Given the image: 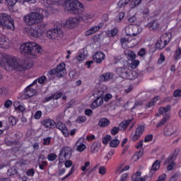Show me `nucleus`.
<instances>
[{
	"mask_svg": "<svg viewBox=\"0 0 181 181\" xmlns=\"http://www.w3.org/2000/svg\"><path fill=\"white\" fill-rule=\"evenodd\" d=\"M144 131L145 126L142 124L139 125L138 127L136 129L135 134L132 137V141H138L139 138H141L142 134H144Z\"/></svg>",
	"mask_w": 181,
	"mask_h": 181,
	"instance_id": "obj_13",
	"label": "nucleus"
},
{
	"mask_svg": "<svg viewBox=\"0 0 181 181\" xmlns=\"http://www.w3.org/2000/svg\"><path fill=\"white\" fill-rule=\"evenodd\" d=\"M173 97H175V98L181 97V90L180 89L175 90L173 93Z\"/></svg>",
	"mask_w": 181,
	"mask_h": 181,
	"instance_id": "obj_64",
	"label": "nucleus"
},
{
	"mask_svg": "<svg viewBox=\"0 0 181 181\" xmlns=\"http://www.w3.org/2000/svg\"><path fill=\"white\" fill-rule=\"evenodd\" d=\"M120 42L122 43V47L124 49H127L128 47V43H129V40L125 37L121 38Z\"/></svg>",
	"mask_w": 181,
	"mask_h": 181,
	"instance_id": "obj_45",
	"label": "nucleus"
},
{
	"mask_svg": "<svg viewBox=\"0 0 181 181\" xmlns=\"http://www.w3.org/2000/svg\"><path fill=\"white\" fill-rule=\"evenodd\" d=\"M174 59H175V60H180V59H181V47H178V49H176Z\"/></svg>",
	"mask_w": 181,
	"mask_h": 181,
	"instance_id": "obj_48",
	"label": "nucleus"
},
{
	"mask_svg": "<svg viewBox=\"0 0 181 181\" xmlns=\"http://www.w3.org/2000/svg\"><path fill=\"white\" fill-rule=\"evenodd\" d=\"M117 73L119 76H122L124 78H128V80H132L138 77V74L135 71H131L127 67H119L117 69Z\"/></svg>",
	"mask_w": 181,
	"mask_h": 181,
	"instance_id": "obj_6",
	"label": "nucleus"
},
{
	"mask_svg": "<svg viewBox=\"0 0 181 181\" xmlns=\"http://www.w3.org/2000/svg\"><path fill=\"white\" fill-rule=\"evenodd\" d=\"M11 46V42H9V39L6 37V36L0 33V47L2 49H9Z\"/></svg>",
	"mask_w": 181,
	"mask_h": 181,
	"instance_id": "obj_16",
	"label": "nucleus"
},
{
	"mask_svg": "<svg viewBox=\"0 0 181 181\" xmlns=\"http://www.w3.org/2000/svg\"><path fill=\"white\" fill-rule=\"evenodd\" d=\"M50 142H52V137H47L43 139V145L47 146L50 144Z\"/></svg>",
	"mask_w": 181,
	"mask_h": 181,
	"instance_id": "obj_57",
	"label": "nucleus"
},
{
	"mask_svg": "<svg viewBox=\"0 0 181 181\" xmlns=\"http://www.w3.org/2000/svg\"><path fill=\"white\" fill-rule=\"evenodd\" d=\"M8 122L10 124V125H16V118H15V117L13 116H11L8 117Z\"/></svg>",
	"mask_w": 181,
	"mask_h": 181,
	"instance_id": "obj_54",
	"label": "nucleus"
},
{
	"mask_svg": "<svg viewBox=\"0 0 181 181\" xmlns=\"http://www.w3.org/2000/svg\"><path fill=\"white\" fill-rule=\"evenodd\" d=\"M172 110V106L170 105H168L165 107H160L158 109V112L160 114V115H166L168 112H170V110Z\"/></svg>",
	"mask_w": 181,
	"mask_h": 181,
	"instance_id": "obj_21",
	"label": "nucleus"
},
{
	"mask_svg": "<svg viewBox=\"0 0 181 181\" xmlns=\"http://www.w3.org/2000/svg\"><path fill=\"white\" fill-rule=\"evenodd\" d=\"M8 6H14V5L18 2V0H6Z\"/></svg>",
	"mask_w": 181,
	"mask_h": 181,
	"instance_id": "obj_60",
	"label": "nucleus"
},
{
	"mask_svg": "<svg viewBox=\"0 0 181 181\" xmlns=\"http://www.w3.org/2000/svg\"><path fill=\"white\" fill-rule=\"evenodd\" d=\"M0 28L8 30H15V23L9 14L0 13Z\"/></svg>",
	"mask_w": 181,
	"mask_h": 181,
	"instance_id": "obj_5",
	"label": "nucleus"
},
{
	"mask_svg": "<svg viewBox=\"0 0 181 181\" xmlns=\"http://www.w3.org/2000/svg\"><path fill=\"white\" fill-rule=\"evenodd\" d=\"M119 145V140L118 139L115 138L110 142V148H117Z\"/></svg>",
	"mask_w": 181,
	"mask_h": 181,
	"instance_id": "obj_40",
	"label": "nucleus"
},
{
	"mask_svg": "<svg viewBox=\"0 0 181 181\" xmlns=\"http://www.w3.org/2000/svg\"><path fill=\"white\" fill-rule=\"evenodd\" d=\"M41 124L45 127V128H49V129H52L56 127V122L52 119H45L41 122Z\"/></svg>",
	"mask_w": 181,
	"mask_h": 181,
	"instance_id": "obj_17",
	"label": "nucleus"
},
{
	"mask_svg": "<svg viewBox=\"0 0 181 181\" xmlns=\"http://www.w3.org/2000/svg\"><path fill=\"white\" fill-rule=\"evenodd\" d=\"M132 181H145V178L141 177V172H137L132 176Z\"/></svg>",
	"mask_w": 181,
	"mask_h": 181,
	"instance_id": "obj_35",
	"label": "nucleus"
},
{
	"mask_svg": "<svg viewBox=\"0 0 181 181\" xmlns=\"http://www.w3.org/2000/svg\"><path fill=\"white\" fill-rule=\"evenodd\" d=\"M93 57L95 63H97V64H101V63H103V60L105 59V54L101 51H98L95 53Z\"/></svg>",
	"mask_w": 181,
	"mask_h": 181,
	"instance_id": "obj_15",
	"label": "nucleus"
},
{
	"mask_svg": "<svg viewBox=\"0 0 181 181\" xmlns=\"http://www.w3.org/2000/svg\"><path fill=\"white\" fill-rule=\"evenodd\" d=\"M141 32H142V29H141V27H139V25H133V30H132L133 36H136V35H139Z\"/></svg>",
	"mask_w": 181,
	"mask_h": 181,
	"instance_id": "obj_36",
	"label": "nucleus"
},
{
	"mask_svg": "<svg viewBox=\"0 0 181 181\" xmlns=\"http://www.w3.org/2000/svg\"><path fill=\"white\" fill-rule=\"evenodd\" d=\"M100 25H95L94 27L90 28L86 32V36H90L91 35H94L95 32H98V30H100Z\"/></svg>",
	"mask_w": 181,
	"mask_h": 181,
	"instance_id": "obj_29",
	"label": "nucleus"
},
{
	"mask_svg": "<svg viewBox=\"0 0 181 181\" xmlns=\"http://www.w3.org/2000/svg\"><path fill=\"white\" fill-rule=\"evenodd\" d=\"M104 103V98H96L92 103V108H98V107L101 106Z\"/></svg>",
	"mask_w": 181,
	"mask_h": 181,
	"instance_id": "obj_26",
	"label": "nucleus"
},
{
	"mask_svg": "<svg viewBox=\"0 0 181 181\" xmlns=\"http://www.w3.org/2000/svg\"><path fill=\"white\" fill-rule=\"evenodd\" d=\"M57 158V156L54 153H50L47 156L48 160H50L51 162L56 160Z\"/></svg>",
	"mask_w": 181,
	"mask_h": 181,
	"instance_id": "obj_52",
	"label": "nucleus"
},
{
	"mask_svg": "<svg viewBox=\"0 0 181 181\" xmlns=\"http://www.w3.org/2000/svg\"><path fill=\"white\" fill-rule=\"evenodd\" d=\"M117 33H118V29L117 28L106 32V35L108 37H114V36L117 35Z\"/></svg>",
	"mask_w": 181,
	"mask_h": 181,
	"instance_id": "obj_39",
	"label": "nucleus"
},
{
	"mask_svg": "<svg viewBox=\"0 0 181 181\" xmlns=\"http://www.w3.org/2000/svg\"><path fill=\"white\" fill-rule=\"evenodd\" d=\"M101 148V143L100 142H94L90 146V152L91 153H97L98 151H100Z\"/></svg>",
	"mask_w": 181,
	"mask_h": 181,
	"instance_id": "obj_22",
	"label": "nucleus"
},
{
	"mask_svg": "<svg viewBox=\"0 0 181 181\" xmlns=\"http://www.w3.org/2000/svg\"><path fill=\"white\" fill-rule=\"evenodd\" d=\"M0 66L7 71L13 70H17V71H23V70L26 69L25 61L6 54L1 56Z\"/></svg>",
	"mask_w": 181,
	"mask_h": 181,
	"instance_id": "obj_1",
	"label": "nucleus"
},
{
	"mask_svg": "<svg viewBox=\"0 0 181 181\" xmlns=\"http://www.w3.org/2000/svg\"><path fill=\"white\" fill-rule=\"evenodd\" d=\"M148 26L150 28V29H152L153 30H156V29L159 28V21L156 20L151 23H148Z\"/></svg>",
	"mask_w": 181,
	"mask_h": 181,
	"instance_id": "obj_32",
	"label": "nucleus"
},
{
	"mask_svg": "<svg viewBox=\"0 0 181 181\" xmlns=\"http://www.w3.org/2000/svg\"><path fill=\"white\" fill-rule=\"evenodd\" d=\"M38 32L41 36H43V34L46 32V23H41L37 25Z\"/></svg>",
	"mask_w": 181,
	"mask_h": 181,
	"instance_id": "obj_28",
	"label": "nucleus"
},
{
	"mask_svg": "<svg viewBox=\"0 0 181 181\" xmlns=\"http://www.w3.org/2000/svg\"><path fill=\"white\" fill-rule=\"evenodd\" d=\"M79 22L80 19L78 18H69L64 23L63 26L67 28V29H74V28L78 26Z\"/></svg>",
	"mask_w": 181,
	"mask_h": 181,
	"instance_id": "obj_8",
	"label": "nucleus"
},
{
	"mask_svg": "<svg viewBox=\"0 0 181 181\" xmlns=\"http://www.w3.org/2000/svg\"><path fill=\"white\" fill-rule=\"evenodd\" d=\"M168 119H169V116L164 117L163 118V119L157 124V126H156L157 128H158V127H162V126L165 125V124H166V122H168Z\"/></svg>",
	"mask_w": 181,
	"mask_h": 181,
	"instance_id": "obj_47",
	"label": "nucleus"
},
{
	"mask_svg": "<svg viewBox=\"0 0 181 181\" xmlns=\"http://www.w3.org/2000/svg\"><path fill=\"white\" fill-rule=\"evenodd\" d=\"M177 158V154L173 153L171 156H169L165 161V165H168L167 170H172L175 168V160Z\"/></svg>",
	"mask_w": 181,
	"mask_h": 181,
	"instance_id": "obj_11",
	"label": "nucleus"
},
{
	"mask_svg": "<svg viewBox=\"0 0 181 181\" xmlns=\"http://www.w3.org/2000/svg\"><path fill=\"white\" fill-rule=\"evenodd\" d=\"M88 166H90V161H86L84 163V165L81 167V169L83 172H86Z\"/></svg>",
	"mask_w": 181,
	"mask_h": 181,
	"instance_id": "obj_56",
	"label": "nucleus"
},
{
	"mask_svg": "<svg viewBox=\"0 0 181 181\" xmlns=\"http://www.w3.org/2000/svg\"><path fill=\"white\" fill-rule=\"evenodd\" d=\"M57 71V77H63L66 75V64L64 63H60L59 64L56 69Z\"/></svg>",
	"mask_w": 181,
	"mask_h": 181,
	"instance_id": "obj_14",
	"label": "nucleus"
},
{
	"mask_svg": "<svg viewBox=\"0 0 181 181\" xmlns=\"http://www.w3.org/2000/svg\"><path fill=\"white\" fill-rule=\"evenodd\" d=\"M164 135L165 136H170V135H173L176 130L173 128V126L170 124H167L164 128Z\"/></svg>",
	"mask_w": 181,
	"mask_h": 181,
	"instance_id": "obj_18",
	"label": "nucleus"
},
{
	"mask_svg": "<svg viewBox=\"0 0 181 181\" xmlns=\"http://www.w3.org/2000/svg\"><path fill=\"white\" fill-rule=\"evenodd\" d=\"M52 4H53V2L50 0H45L44 1V5H45V8H50V6H52Z\"/></svg>",
	"mask_w": 181,
	"mask_h": 181,
	"instance_id": "obj_63",
	"label": "nucleus"
},
{
	"mask_svg": "<svg viewBox=\"0 0 181 181\" xmlns=\"http://www.w3.org/2000/svg\"><path fill=\"white\" fill-rule=\"evenodd\" d=\"M85 121H87V117H86V116H78L76 119V122H78V124H83Z\"/></svg>",
	"mask_w": 181,
	"mask_h": 181,
	"instance_id": "obj_51",
	"label": "nucleus"
},
{
	"mask_svg": "<svg viewBox=\"0 0 181 181\" xmlns=\"http://www.w3.org/2000/svg\"><path fill=\"white\" fill-rule=\"evenodd\" d=\"M47 12L46 10L38 8L36 11H33L23 17V21L29 26L36 25L43 22V13Z\"/></svg>",
	"mask_w": 181,
	"mask_h": 181,
	"instance_id": "obj_2",
	"label": "nucleus"
},
{
	"mask_svg": "<svg viewBox=\"0 0 181 181\" xmlns=\"http://www.w3.org/2000/svg\"><path fill=\"white\" fill-rule=\"evenodd\" d=\"M20 51L23 54H27L28 56L36 57V53H42V47L36 44V42H30L21 45Z\"/></svg>",
	"mask_w": 181,
	"mask_h": 181,
	"instance_id": "obj_3",
	"label": "nucleus"
},
{
	"mask_svg": "<svg viewBox=\"0 0 181 181\" xmlns=\"http://www.w3.org/2000/svg\"><path fill=\"white\" fill-rule=\"evenodd\" d=\"M74 173V166L71 167L69 173L65 177L61 178V180L62 181L66 180V179H67V177H69V176H71V175H73Z\"/></svg>",
	"mask_w": 181,
	"mask_h": 181,
	"instance_id": "obj_53",
	"label": "nucleus"
},
{
	"mask_svg": "<svg viewBox=\"0 0 181 181\" xmlns=\"http://www.w3.org/2000/svg\"><path fill=\"white\" fill-rule=\"evenodd\" d=\"M27 176H35V170L33 168L28 169L26 173Z\"/></svg>",
	"mask_w": 181,
	"mask_h": 181,
	"instance_id": "obj_62",
	"label": "nucleus"
},
{
	"mask_svg": "<svg viewBox=\"0 0 181 181\" xmlns=\"http://www.w3.org/2000/svg\"><path fill=\"white\" fill-rule=\"evenodd\" d=\"M115 153V150L111 149L107 154L105 156L104 160H106V162H108L111 158H112V156Z\"/></svg>",
	"mask_w": 181,
	"mask_h": 181,
	"instance_id": "obj_42",
	"label": "nucleus"
},
{
	"mask_svg": "<svg viewBox=\"0 0 181 181\" xmlns=\"http://www.w3.org/2000/svg\"><path fill=\"white\" fill-rule=\"evenodd\" d=\"M166 45H168V42H165L163 40L160 38V40H158V42L156 44V49H163Z\"/></svg>",
	"mask_w": 181,
	"mask_h": 181,
	"instance_id": "obj_31",
	"label": "nucleus"
},
{
	"mask_svg": "<svg viewBox=\"0 0 181 181\" xmlns=\"http://www.w3.org/2000/svg\"><path fill=\"white\" fill-rule=\"evenodd\" d=\"M95 15L93 11H84L80 16L79 21H83V22H88V21H93Z\"/></svg>",
	"mask_w": 181,
	"mask_h": 181,
	"instance_id": "obj_10",
	"label": "nucleus"
},
{
	"mask_svg": "<svg viewBox=\"0 0 181 181\" xmlns=\"http://www.w3.org/2000/svg\"><path fill=\"white\" fill-rule=\"evenodd\" d=\"M133 25H129L125 27V33L127 36H133Z\"/></svg>",
	"mask_w": 181,
	"mask_h": 181,
	"instance_id": "obj_38",
	"label": "nucleus"
},
{
	"mask_svg": "<svg viewBox=\"0 0 181 181\" xmlns=\"http://www.w3.org/2000/svg\"><path fill=\"white\" fill-rule=\"evenodd\" d=\"M30 33L34 37H40V33H39V30H37V27L31 28L30 30Z\"/></svg>",
	"mask_w": 181,
	"mask_h": 181,
	"instance_id": "obj_33",
	"label": "nucleus"
},
{
	"mask_svg": "<svg viewBox=\"0 0 181 181\" xmlns=\"http://www.w3.org/2000/svg\"><path fill=\"white\" fill-rule=\"evenodd\" d=\"M111 139H112L111 136H110V135H106V136L103 138V144L104 145H107L108 143L110 142V141H111Z\"/></svg>",
	"mask_w": 181,
	"mask_h": 181,
	"instance_id": "obj_50",
	"label": "nucleus"
},
{
	"mask_svg": "<svg viewBox=\"0 0 181 181\" xmlns=\"http://www.w3.org/2000/svg\"><path fill=\"white\" fill-rule=\"evenodd\" d=\"M125 16V13H124V12H120L119 13L118 16L115 18V21L117 22H121V21H122V19H124V17Z\"/></svg>",
	"mask_w": 181,
	"mask_h": 181,
	"instance_id": "obj_49",
	"label": "nucleus"
},
{
	"mask_svg": "<svg viewBox=\"0 0 181 181\" xmlns=\"http://www.w3.org/2000/svg\"><path fill=\"white\" fill-rule=\"evenodd\" d=\"M55 40H60V39H63V30L61 28H54V29Z\"/></svg>",
	"mask_w": 181,
	"mask_h": 181,
	"instance_id": "obj_24",
	"label": "nucleus"
},
{
	"mask_svg": "<svg viewBox=\"0 0 181 181\" xmlns=\"http://www.w3.org/2000/svg\"><path fill=\"white\" fill-rule=\"evenodd\" d=\"M119 132V128L117 127H114L112 129H110V134L112 135H117Z\"/></svg>",
	"mask_w": 181,
	"mask_h": 181,
	"instance_id": "obj_55",
	"label": "nucleus"
},
{
	"mask_svg": "<svg viewBox=\"0 0 181 181\" xmlns=\"http://www.w3.org/2000/svg\"><path fill=\"white\" fill-rule=\"evenodd\" d=\"M84 59H86V54L84 52H81L77 57V60H78V62H83Z\"/></svg>",
	"mask_w": 181,
	"mask_h": 181,
	"instance_id": "obj_58",
	"label": "nucleus"
},
{
	"mask_svg": "<svg viewBox=\"0 0 181 181\" xmlns=\"http://www.w3.org/2000/svg\"><path fill=\"white\" fill-rule=\"evenodd\" d=\"M131 0H119L117 3L118 8H124L126 5H128Z\"/></svg>",
	"mask_w": 181,
	"mask_h": 181,
	"instance_id": "obj_43",
	"label": "nucleus"
},
{
	"mask_svg": "<svg viewBox=\"0 0 181 181\" xmlns=\"http://www.w3.org/2000/svg\"><path fill=\"white\" fill-rule=\"evenodd\" d=\"M61 97H62V92H57L52 95L53 100H59V98H60Z\"/></svg>",
	"mask_w": 181,
	"mask_h": 181,
	"instance_id": "obj_59",
	"label": "nucleus"
},
{
	"mask_svg": "<svg viewBox=\"0 0 181 181\" xmlns=\"http://www.w3.org/2000/svg\"><path fill=\"white\" fill-rule=\"evenodd\" d=\"M110 124V120H108V119L103 117L101 118L98 122V125L101 127V128H105V127H108V125Z\"/></svg>",
	"mask_w": 181,
	"mask_h": 181,
	"instance_id": "obj_27",
	"label": "nucleus"
},
{
	"mask_svg": "<svg viewBox=\"0 0 181 181\" xmlns=\"http://www.w3.org/2000/svg\"><path fill=\"white\" fill-rule=\"evenodd\" d=\"M84 141V139L80 138L76 143V151L78 152H83L87 148L86 144H83V142Z\"/></svg>",
	"mask_w": 181,
	"mask_h": 181,
	"instance_id": "obj_19",
	"label": "nucleus"
},
{
	"mask_svg": "<svg viewBox=\"0 0 181 181\" xmlns=\"http://www.w3.org/2000/svg\"><path fill=\"white\" fill-rule=\"evenodd\" d=\"M131 122H132V119L124 120L119 124V127L122 131H125Z\"/></svg>",
	"mask_w": 181,
	"mask_h": 181,
	"instance_id": "obj_25",
	"label": "nucleus"
},
{
	"mask_svg": "<svg viewBox=\"0 0 181 181\" xmlns=\"http://www.w3.org/2000/svg\"><path fill=\"white\" fill-rule=\"evenodd\" d=\"M16 173H18V169H16V167H13L7 171L8 176H13V175H16Z\"/></svg>",
	"mask_w": 181,
	"mask_h": 181,
	"instance_id": "obj_44",
	"label": "nucleus"
},
{
	"mask_svg": "<svg viewBox=\"0 0 181 181\" xmlns=\"http://www.w3.org/2000/svg\"><path fill=\"white\" fill-rule=\"evenodd\" d=\"M159 168H160V160H157L153 163L152 168L150 170L149 175L152 176L156 170H159Z\"/></svg>",
	"mask_w": 181,
	"mask_h": 181,
	"instance_id": "obj_20",
	"label": "nucleus"
},
{
	"mask_svg": "<svg viewBox=\"0 0 181 181\" xmlns=\"http://www.w3.org/2000/svg\"><path fill=\"white\" fill-rule=\"evenodd\" d=\"M66 8L73 15H81L84 12V5L78 0H69L66 4Z\"/></svg>",
	"mask_w": 181,
	"mask_h": 181,
	"instance_id": "obj_4",
	"label": "nucleus"
},
{
	"mask_svg": "<svg viewBox=\"0 0 181 181\" xmlns=\"http://www.w3.org/2000/svg\"><path fill=\"white\" fill-rule=\"evenodd\" d=\"M35 84H37V80H35L31 84L25 88L24 92V95L25 98H30V97L36 95V90L32 88V87H33V86H35Z\"/></svg>",
	"mask_w": 181,
	"mask_h": 181,
	"instance_id": "obj_9",
	"label": "nucleus"
},
{
	"mask_svg": "<svg viewBox=\"0 0 181 181\" xmlns=\"http://www.w3.org/2000/svg\"><path fill=\"white\" fill-rule=\"evenodd\" d=\"M159 100V97H156L154 98H153L152 100H151L148 104L146 105V107L147 108H151V107H153V105H155V104H156V102Z\"/></svg>",
	"mask_w": 181,
	"mask_h": 181,
	"instance_id": "obj_41",
	"label": "nucleus"
},
{
	"mask_svg": "<svg viewBox=\"0 0 181 181\" xmlns=\"http://www.w3.org/2000/svg\"><path fill=\"white\" fill-rule=\"evenodd\" d=\"M56 33H54V30H49L47 31V37L48 39H52V40H56V35H54Z\"/></svg>",
	"mask_w": 181,
	"mask_h": 181,
	"instance_id": "obj_37",
	"label": "nucleus"
},
{
	"mask_svg": "<svg viewBox=\"0 0 181 181\" xmlns=\"http://www.w3.org/2000/svg\"><path fill=\"white\" fill-rule=\"evenodd\" d=\"M93 96L95 98H104V91L98 90L93 94Z\"/></svg>",
	"mask_w": 181,
	"mask_h": 181,
	"instance_id": "obj_46",
	"label": "nucleus"
},
{
	"mask_svg": "<svg viewBox=\"0 0 181 181\" xmlns=\"http://www.w3.org/2000/svg\"><path fill=\"white\" fill-rule=\"evenodd\" d=\"M143 1L144 0H132L129 4L130 9H135V8L138 6V5H141Z\"/></svg>",
	"mask_w": 181,
	"mask_h": 181,
	"instance_id": "obj_34",
	"label": "nucleus"
},
{
	"mask_svg": "<svg viewBox=\"0 0 181 181\" xmlns=\"http://www.w3.org/2000/svg\"><path fill=\"white\" fill-rule=\"evenodd\" d=\"M71 155H73V149L71 148V147H63L59 151V163H63L64 162V159L65 160H67V159H70L71 158Z\"/></svg>",
	"mask_w": 181,
	"mask_h": 181,
	"instance_id": "obj_7",
	"label": "nucleus"
},
{
	"mask_svg": "<svg viewBox=\"0 0 181 181\" xmlns=\"http://www.w3.org/2000/svg\"><path fill=\"white\" fill-rule=\"evenodd\" d=\"M55 127H57V129H59L61 132L63 134L64 136L67 138L70 135V132H69V129L66 124L62 122H58L55 124Z\"/></svg>",
	"mask_w": 181,
	"mask_h": 181,
	"instance_id": "obj_12",
	"label": "nucleus"
},
{
	"mask_svg": "<svg viewBox=\"0 0 181 181\" xmlns=\"http://www.w3.org/2000/svg\"><path fill=\"white\" fill-rule=\"evenodd\" d=\"M46 76H42L41 77H40L39 78L37 79H35L37 81V83H39V84H43L45 83V81H46Z\"/></svg>",
	"mask_w": 181,
	"mask_h": 181,
	"instance_id": "obj_61",
	"label": "nucleus"
},
{
	"mask_svg": "<svg viewBox=\"0 0 181 181\" xmlns=\"http://www.w3.org/2000/svg\"><path fill=\"white\" fill-rule=\"evenodd\" d=\"M160 38L166 43H169L170 39H172V34L170 33H165L160 36Z\"/></svg>",
	"mask_w": 181,
	"mask_h": 181,
	"instance_id": "obj_30",
	"label": "nucleus"
},
{
	"mask_svg": "<svg viewBox=\"0 0 181 181\" xmlns=\"http://www.w3.org/2000/svg\"><path fill=\"white\" fill-rule=\"evenodd\" d=\"M112 77H114V74H112V73H105L100 75V81H110Z\"/></svg>",
	"mask_w": 181,
	"mask_h": 181,
	"instance_id": "obj_23",
	"label": "nucleus"
}]
</instances>
